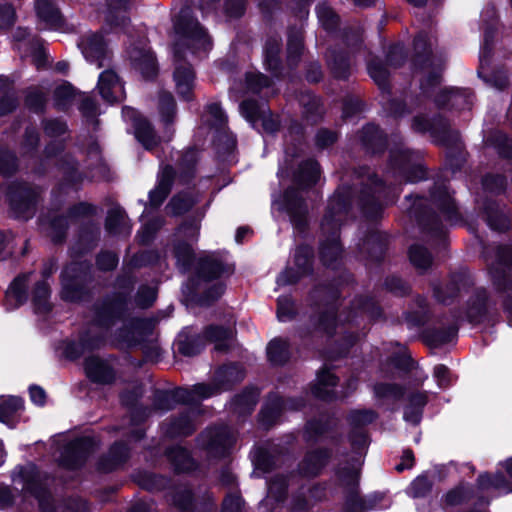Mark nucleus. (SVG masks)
<instances>
[{
  "label": "nucleus",
  "mask_w": 512,
  "mask_h": 512,
  "mask_svg": "<svg viewBox=\"0 0 512 512\" xmlns=\"http://www.w3.org/2000/svg\"><path fill=\"white\" fill-rule=\"evenodd\" d=\"M173 21L178 35L173 48L176 64L174 81L178 95L189 101L193 96L195 73L190 65L182 63L185 56L184 47L190 49L193 54H206L212 48V41L206 30L192 17L189 7L181 8Z\"/></svg>",
  "instance_id": "1"
},
{
  "label": "nucleus",
  "mask_w": 512,
  "mask_h": 512,
  "mask_svg": "<svg viewBox=\"0 0 512 512\" xmlns=\"http://www.w3.org/2000/svg\"><path fill=\"white\" fill-rule=\"evenodd\" d=\"M177 267L187 276V289L191 294L202 293L201 305H210L224 292L222 278L233 273V267L223 265L220 258H177Z\"/></svg>",
  "instance_id": "2"
},
{
  "label": "nucleus",
  "mask_w": 512,
  "mask_h": 512,
  "mask_svg": "<svg viewBox=\"0 0 512 512\" xmlns=\"http://www.w3.org/2000/svg\"><path fill=\"white\" fill-rule=\"evenodd\" d=\"M244 378L243 369L236 364L219 368L212 384L200 383L191 389L177 388L172 391H158L154 397V407L157 410L168 411L176 404H193L200 400L217 395L232 388Z\"/></svg>",
  "instance_id": "3"
},
{
  "label": "nucleus",
  "mask_w": 512,
  "mask_h": 512,
  "mask_svg": "<svg viewBox=\"0 0 512 512\" xmlns=\"http://www.w3.org/2000/svg\"><path fill=\"white\" fill-rule=\"evenodd\" d=\"M198 152L196 149H188L177 153L175 168L165 165L158 174L156 187L149 193V203L153 207H159L167 198L172 185L176 180L181 183L190 181L196 173Z\"/></svg>",
  "instance_id": "4"
},
{
  "label": "nucleus",
  "mask_w": 512,
  "mask_h": 512,
  "mask_svg": "<svg viewBox=\"0 0 512 512\" xmlns=\"http://www.w3.org/2000/svg\"><path fill=\"white\" fill-rule=\"evenodd\" d=\"M122 317L123 304L119 301H106L96 306L93 322L81 336L80 343L68 347V351L75 348V354L70 353L71 357H78L85 350L98 347L108 330Z\"/></svg>",
  "instance_id": "5"
},
{
  "label": "nucleus",
  "mask_w": 512,
  "mask_h": 512,
  "mask_svg": "<svg viewBox=\"0 0 512 512\" xmlns=\"http://www.w3.org/2000/svg\"><path fill=\"white\" fill-rule=\"evenodd\" d=\"M350 206L351 201L338 190L331 199L321 224L322 231L329 235L320 243V256H338L342 252L338 229Z\"/></svg>",
  "instance_id": "6"
},
{
  "label": "nucleus",
  "mask_w": 512,
  "mask_h": 512,
  "mask_svg": "<svg viewBox=\"0 0 512 512\" xmlns=\"http://www.w3.org/2000/svg\"><path fill=\"white\" fill-rule=\"evenodd\" d=\"M337 480L344 495L342 512H368L379 507L383 499L381 495H370L367 498L359 495V471L355 467L340 468Z\"/></svg>",
  "instance_id": "7"
},
{
  "label": "nucleus",
  "mask_w": 512,
  "mask_h": 512,
  "mask_svg": "<svg viewBox=\"0 0 512 512\" xmlns=\"http://www.w3.org/2000/svg\"><path fill=\"white\" fill-rule=\"evenodd\" d=\"M315 293L325 294L326 297V310L319 319L318 326L320 329L331 334L337 327L338 322H352L357 315H366L369 318H375L380 315V310L372 299L360 297L353 302V312L347 315L336 314L334 304L329 302V299L335 298V293H331L325 288L316 290Z\"/></svg>",
  "instance_id": "8"
},
{
  "label": "nucleus",
  "mask_w": 512,
  "mask_h": 512,
  "mask_svg": "<svg viewBox=\"0 0 512 512\" xmlns=\"http://www.w3.org/2000/svg\"><path fill=\"white\" fill-rule=\"evenodd\" d=\"M421 161L420 152L400 147L391 151L389 166L400 184L417 182L424 179L426 174Z\"/></svg>",
  "instance_id": "9"
},
{
  "label": "nucleus",
  "mask_w": 512,
  "mask_h": 512,
  "mask_svg": "<svg viewBox=\"0 0 512 512\" xmlns=\"http://www.w3.org/2000/svg\"><path fill=\"white\" fill-rule=\"evenodd\" d=\"M39 196V189L26 183H12L7 188V197L16 218H31Z\"/></svg>",
  "instance_id": "10"
},
{
  "label": "nucleus",
  "mask_w": 512,
  "mask_h": 512,
  "mask_svg": "<svg viewBox=\"0 0 512 512\" xmlns=\"http://www.w3.org/2000/svg\"><path fill=\"white\" fill-rule=\"evenodd\" d=\"M364 177H367L368 187L361 191L359 201L364 213L373 217L383 209L384 204L391 201L386 199L389 188L376 175L369 174L366 168L359 173V178Z\"/></svg>",
  "instance_id": "11"
},
{
  "label": "nucleus",
  "mask_w": 512,
  "mask_h": 512,
  "mask_svg": "<svg viewBox=\"0 0 512 512\" xmlns=\"http://www.w3.org/2000/svg\"><path fill=\"white\" fill-rule=\"evenodd\" d=\"M414 47L417 52L419 50L424 52L417 56L416 65L419 66V70L424 76L421 81V89L424 93H428L430 87H436L440 83L442 66L431 54L426 35L419 34L414 40Z\"/></svg>",
  "instance_id": "12"
},
{
  "label": "nucleus",
  "mask_w": 512,
  "mask_h": 512,
  "mask_svg": "<svg viewBox=\"0 0 512 512\" xmlns=\"http://www.w3.org/2000/svg\"><path fill=\"white\" fill-rule=\"evenodd\" d=\"M94 207L88 203H79L73 206L66 216H55L52 219L42 220L41 225L47 231L51 239L55 242H61L70 223L78 221L80 217L93 214Z\"/></svg>",
  "instance_id": "13"
},
{
  "label": "nucleus",
  "mask_w": 512,
  "mask_h": 512,
  "mask_svg": "<svg viewBox=\"0 0 512 512\" xmlns=\"http://www.w3.org/2000/svg\"><path fill=\"white\" fill-rule=\"evenodd\" d=\"M482 495L483 498H481V493L478 491L477 484L475 485V488L466 484H459L448 490L442 496L441 506L443 509L457 507L467 503L472 498H476V506H488L490 500L495 497V495L490 492H486Z\"/></svg>",
  "instance_id": "14"
},
{
  "label": "nucleus",
  "mask_w": 512,
  "mask_h": 512,
  "mask_svg": "<svg viewBox=\"0 0 512 512\" xmlns=\"http://www.w3.org/2000/svg\"><path fill=\"white\" fill-rule=\"evenodd\" d=\"M240 112L253 127L261 124L263 131L273 133L279 128L277 117L273 116L265 104L253 100H245L240 104Z\"/></svg>",
  "instance_id": "15"
},
{
  "label": "nucleus",
  "mask_w": 512,
  "mask_h": 512,
  "mask_svg": "<svg viewBox=\"0 0 512 512\" xmlns=\"http://www.w3.org/2000/svg\"><path fill=\"white\" fill-rule=\"evenodd\" d=\"M199 440L203 448L212 455L224 456L236 438L227 426H220L205 430Z\"/></svg>",
  "instance_id": "16"
},
{
  "label": "nucleus",
  "mask_w": 512,
  "mask_h": 512,
  "mask_svg": "<svg viewBox=\"0 0 512 512\" xmlns=\"http://www.w3.org/2000/svg\"><path fill=\"white\" fill-rule=\"evenodd\" d=\"M124 119L130 122L134 128V134L137 140L147 150L154 149L160 142L153 126L132 107H124L122 110Z\"/></svg>",
  "instance_id": "17"
},
{
  "label": "nucleus",
  "mask_w": 512,
  "mask_h": 512,
  "mask_svg": "<svg viewBox=\"0 0 512 512\" xmlns=\"http://www.w3.org/2000/svg\"><path fill=\"white\" fill-rule=\"evenodd\" d=\"M474 286V279L467 271H459L451 276L445 285L434 288V296L443 304L452 303L462 292L469 291Z\"/></svg>",
  "instance_id": "18"
},
{
  "label": "nucleus",
  "mask_w": 512,
  "mask_h": 512,
  "mask_svg": "<svg viewBox=\"0 0 512 512\" xmlns=\"http://www.w3.org/2000/svg\"><path fill=\"white\" fill-rule=\"evenodd\" d=\"M78 46L86 60L96 64L98 68L103 67L110 59V51L101 33L90 32L83 35Z\"/></svg>",
  "instance_id": "19"
},
{
  "label": "nucleus",
  "mask_w": 512,
  "mask_h": 512,
  "mask_svg": "<svg viewBox=\"0 0 512 512\" xmlns=\"http://www.w3.org/2000/svg\"><path fill=\"white\" fill-rule=\"evenodd\" d=\"M509 479H507L502 473H496L490 475L488 473L480 474L477 478L478 491L481 494L490 492L497 496L501 493L512 492V457L507 459L503 463ZM483 498V495H481Z\"/></svg>",
  "instance_id": "20"
},
{
  "label": "nucleus",
  "mask_w": 512,
  "mask_h": 512,
  "mask_svg": "<svg viewBox=\"0 0 512 512\" xmlns=\"http://www.w3.org/2000/svg\"><path fill=\"white\" fill-rule=\"evenodd\" d=\"M303 406L302 398L283 400L277 394H271L260 412V422L265 427H269L277 422L283 411L298 410Z\"/></svg>",
  "instance_id": "21"
},
{
  "label": "nucleus",
  "mask_w": 512,
  "mask_h": 512,
  "mask_svg": "<svg viewBox=\"0 0 512 512\" xmlns=\"http://www.w3.org/2000/svg\"><path fill=\"white\" fill-rule=\"evenodd\" d=\"M97 87L102 98L109 102H120L125 98L123 82L114 70L103 71L98 78Z\"/></svg>",
  "instance_id": "22"
},
{
  "label": "nucleus",
  "mask_w": 512,
  "mask_h": 512,
  "mask_svg": "<svg viewBox=\"0 0 512 512\" xmlns=\"http://www.w3.org/2000/svg\"><path fill=\"white\" fill-rule=\"evenodd\" d=\"M84 371L87 378L96 384L108 385L115 381L116 374L107 360L89 357L85 360Z\"/></svg>",
  "instance_id": "23"
},
{
  "label": "nucleus",
  "mask_w": 512,
  "mask_h": 512,
  "mask_svg": "<svg viewBox=\"0 0 512 512\" xmlns=\"http://www.w3.org/2000/svg\"><path fill=\"white\" fill-rule=\"evenodd\" d=\"M199 235V227L196 224L182 225L175 233V256H194V245Z\"/></svg>",
  "instance_id": "24"
},
{
  "label": "nucleus",
  "mask_w": 512,
  "mask_h": 512,
  "mask_svg": "<svg viewBox=\"0 0 512 512\" xmlns=\"http://www.w3.org/2000/svg\"><path fill=\"white\" fill-rule=\"evenodd\" d=\"M473 99L474 94L469 89L449 88L440 90L435 102L441 107L450 105L457 109H469Z\"/></svg>",
  "instance_id": "25"
},
{
  "label": "nucleus",
  "mask_w": 512,
  "mask_h": 512,
  "mask_svg": "<svg viewBox=\"0 0 512 512\" xmlns=\"http://www.w3.org/2000/svg\"><path fill=\"white\" fill-rule=\"evenodd\" d=\"M431 203L440 211L445 221L453 223L459 220L456 204L446 186L431 193Z\"/></svg>",
  "instance_id": "26"
},
{
  "label": "nucleus",
  "mask_w": 512,
  "mask_h": 512,
  "mask_svg": "<svg viewBox=\"0 0 512 512\" xmlns=\"http://www.w3.org/2000/svg\"><path fill=\"white\" fill-rule=\"evenodd\" d=\"M36 12L41 29L59 30L63 26V18L52 0H37Z\"/></svg>",
  "instance_id": "27"
},
{
  "label": "nucleus",
  "mask_w": 512,
  "mask_h": 512,
  "mask_svg": "<svg viewBox=\"0 0 512 512\" xmlns=\"http://www.w3.org/2000/svg\"><path fill=\"white\" fill-rule=\"evenodd\" d=\"M338 383V378L328 370H323L317 375L316 383L312 388L313 395L321 400H332L338 397L344 398L346 392L337 395L334 391Z\"/></svg>",
  "instance_id": "28"
},
{
  "label": "nucleus",
  "mask_w": 512,
  "mask_h": 512,
  "mask_svg": "<svg viewBox=\"0 0 512 512\" xmlns=\"http://www.w3.org/2000/svg\"><path fill=\"white\" fill-rule=\"evenodd\" d=\"M489 303L487 292L483 288H477L469 298L466 306V318L471 323H480L484 320Z\"/></svg>",
  "instance_id": "29"
},
{
  "label": "nucleus",
  "mask_w": 512,
  "mask_h": 512,
  "mask_svg": "<svg viewBox=\"0 0 512 512\" xmlns=\"http://www.w3.org/2000/svg\"><path fill=\"white\" fill-rule=\"evenodd\" d=\"M329 457L326 450L308 452L299 464V473L305 477L317 476L327 464Z\"/></svg>",
  "instance_id": "30"
},
{
  "label": "nucleus",
  "mask_w": 512,
  "mask_h": 512,
  "mask_svg": "<svg viewBox=\"0 0 512 512\" xmlns=\"http://www.w3.org/2000/svg\"><path fill=\"white\" fill-rule=\"evenodd\" d=\"M74 271L72 267H66L61 274L62 291L61 297L66 301H80L83 299L85 291L79 285L78 275H72Z\"/></svg>",
  "instance_id": "31"
},
{
  "label": "nucleus",
  "mask_w": 512,
  "mask_h": 512,
  "mask_svg": "<svg viewBox=\"0 0 512 512\" xmlns=\"http://www.w3.org/2000/svg\"><path fill=\"white\" fill-rule=\"evenodd\" d=\"M130 58L134 67L140 71L144 78L150 79L156 76V59L154 54L149 49H133L130 52Z\"/></svg>",
  "instance_id": "32"
},
{
  "label": "nucleus",
  "mask_w": 512,
  "mask_h": 512,
  "mask_svg": "<svg viewBox=\"0 0 512 512\" xmlns=\"http://www.w3.org/2000/svg\"><path fill=\"white\" fill-rule=\"evenodd\" d=\"M106 230L114 235H128L131 232V224L125 213L120 207H115L108 211L106 222Z\"/></svg>",
  "instance_id": "33"
},
{
  "label": "nucleus",
  "mask_w": 512,
  "mask_h": 512,
  "mask_svg": "<svg viewBox=\"0 0 512 512\" xmlns=\"http://www.w3.org/2000/svg\"><path fill=\"white\" fill-rule=\"evenodd\" d=\"M129 457V449L126 444L115 443L109 450L107 456L99 462V469L103 472H110L121 466Z\"/></svg>",
  "instance_id": "34"
},
{
  "label": "nucleus",
  "mask_w": 512,
  "mask_h": 512,
  "mask_svg": "<svg viewBox=\"0 0 512 512\" xmlns=\"http://www.w3.org/2000/svg\"><path fill=\"white\" fill-rule=\"evenodd\" d=\"M428 397L426 392H417L409 396L408 404L404 411V420L414 425L420 423L422 411L427 404Z\"/></svg>",
  "instance_id": "35"
},
{
  "label": "nucleus",
  "mask_w": 512,
  "mask_h": 512,
  "mask_svg": "<svg viewBox=\"0 0 512 512\" xmlns=\"http://www.w3.org/2000/svg\"><path fill=\"white\" fill-rule=\"evenodd\" d=\"M204 337L215 343V349L225 351L229 348L233 331L230 328L211 325L204 331Z\"/></svg>",
  "instance_id": "36"
},
{
  "label": "nucleus",
  "mask_w": 512,
  "mask_h": 512,
  "mask_svg": "<svg viewBox=\"0 0 512 512\" xmlns=\"http://www.w3.org/2000/svg\"><path fill=\"white\" fill-rule=\"evenodd\" d=\"M280 47V39L278 37H272L266 41L264 48V63L266 68L273 72L275 75H278V71L281 65L279 58Z\"/></svg>",
  "instance_id": "37"
},
{
  "label": "nucleus",
  "mask_w": 512,
  "mask_h": 512,
  "mask_svg": "<svg viewBox=\"0 0 512 512\" xmlns=\"http://www.w3.org/2000/svg\"><path fill=\"white\" fill-rule=\"evenodd\" d=\"M50 287L46 280H41L36 283L32 292V302L34 309L37 313H45L51 309Z\"/></svg>",
  "instance_id": "38"
},
{
  "label": "nucleus",
  "mask_w": 512,
  "mask_h": 512,
  "mask_svg": "<svg viewBox=\"0 0 512 512\" xmlns=\"http://www.w3.org/2000/svg\"><path fill=\"white\" fill-rule=\"evenodd\" d=\"M297 271L294 272L292 268L283 271L277 278L279 285H288L296 283L303 275L310 273L311 262L310 258H297Z\"/></svg>",
  "instance_id": "39"
},
{
  "label": "nucleus",
  "mask_w": 512,
  "mask_h": 512,
  "mask_svg": "<svg viewBox=\"0 0 512 512\" xmlns=\"http://www.w3.org/2000/svg\"><path fill=\"white\" fill-rule=\"evenodd\" d=\"M167 457L178 472L190 471L195 463L189 452L182 447H172L167 451Z\"/></svg>",
  "instance_id": "40"
},
{
  "label": "nucleus",
  "mask_w": 512,
  "mask_h": 512,
  "mask_svg": "<svg viewBox=\"0 0 512 512\" xmlns=\"http://www.w3.org/2000/svg\"><path fill=\"white\" fill-rule=\"evenodd\" d=\"M511 258H496L495 263L492 264L490 269L491 276L495 282V284L500 287L506 284L511 283V275H512V266L510 263Z\"/></svg>",
  "instance_id": "41"
},
{
  "label": "nucleus",
  "mask_w": 512,
  "mask_h": 512,
  "mask_svg": "<svg viewBox=\"0 0 512 512\" xmlns=\"http://www.w3.org/2000/svg\"><path fill=\"white\" fill-rule=\"evenodd\" d=\"M259 392L257 389H246L237 395L233 400L235 412L239 414L251 413L258 402Z\"/></svg>",
  "instance_id": "42"
},
{
  "label": "nucleus",
  "mask_w": 512,
  "mask_h": 512,
  "mask_svg": "<svg viewBox=\"0 0 512 512\" xmlns=\"http://www.w3.org/2000/svg\"><path fill=\"white\" fill-rule=\"evenodd\" d=\"M412 129L416 132L429 131L435 138V141L446 144V136L450 133L446 126H443L441 131H438L429 119L423 116H416L412 122Z\"/></svg>",
  "instance_id": "43"
},
{
  "label": "nucleus",
  "mask_w": 512,
  "mask_h": 512,
  "mask_svg": "<svg viewBox=\"0 0 512 512\" xmlns=\"http://www.w3.org/2000/svg\"><path fill=\"white\" fill-rule=\"evenodd\" d=\"M24 401L17 396H8L0 398V422L9 423L11 418L19 411L23 410Z\"/></svg>",
  "instance_id": "44"
},
{
  "label": "nucleus",
  "mask_w": 512,
  "mask_h": 512,
  "mask_svg": "<svg viewBox=\"0 0 512 512\" xmlns=\"http://www.w3.org/2000/svg\"><path fill=\"white\" fill-rule=\"evenodd\" d=\"M289 345L286 340L276 338L270 341L267 346V355L273 364L280 365L285 363L289 358Z\"/></svg>",
  "instance_id": "45"
},
{
  "label": "nucleus",
  "mask_w": 512,
  "mask_h": 512,
  "mask_svg": "<svg viewBox=\"0 0 512 512\" xmlns=\"http://www.w3.org/2000/svg\"><path fill=\"white\" fill-rule=\"evenodd\" d=\"M30 275L31 273H24L16 277L7 291V297L13 298L16 306L22 305L27 300L26 288Z\"/></svg>",
  "instance_id": "46"
},
{
  "label": "nucleus",
  "mask_w": 512,
  "mask_h": 512,
  "mask_svg": "<svg viewBox=\"0 0 512 512\" xmlns=\"http://www.w3.org/2000/svg\"><path fill=\"white\" fill-rule=\"evenodd\" d=\"M319 177V164L314 160H308L300 166L297 181L303 186H311L318 181Z\"/></svg>",
  "instance_id": "47"
},
{
  "label": "nucleus",
  "mask_w": 512,
  "mask_h": 512,
  "mask_svg": "<svg viewBox=\"0 0 512 512\" xmlns=\"http://www.w3.org/2000/svg\"><path fill=\"white\" fill-rule=\"evenodd\" d=\"M195 430L194 421L188 414L182 415L178 420L171 422L166 428V434L174 436H188Z\"/></svg>",
  "instance_id": "48"
},
{
  "label": "nucleus",
  "mask_w": 512,
  "mask_h": 512,
  "mask_svg": "<svg viewBox=\"0 0 512 512\" xmlns=\"http://www.w3.org/2000/svg\"><path fill=\"white\" fill-rule=\"evenodd\" d=\"M11 83L7 77L0 76V116L6 115L13 111L17 105V100L14 95L10 94Z\"/></svg>",
  "instance_id": "49"
},
{
  "label": "nucleus",
  "mask_w": 512,
  "mask_h": 512,
  "mask_svg": "<svg viewBox=\"0 0 512 512\" xmlns=\"http://www.w3.org/2000/svg\"><path fill=\"white\" fill-rule=\"evenodd\" d=\"M159 113L161 120L166 125L174 121L176 114V103L171 93L163 92L159 96Z\"/></svg>",
  "instance_id": "50"
},
{
  "label": "nucleus",
  "mask_w": 512,
  "mask_h": 512,
  "mask_svg": "<svg viewBox=\"0 0 512 512\" xmlns=\"http://www.w3.org/2000/svg\"><path fill=\"white\" fill-rule=\"evenodd\" d=\"M75 89L69 83H64L58 86L54 91V105L59 110H65L70 106L74 97H75Z\"/></svg>",
  "instance_id": "51"
},
{
  "label": "nucleus",
  "mask_w": 512,
  "mask_h": 512,
  "mask_svg": "<svg viewBox=\"0 0 512 512\" xmlns=\"http://www.w3.org/2000/svg\"><path fill=\"white\" fill-rule=\"evenodd\" d=\"M374 394L378 399L399 400L404 395V388L397 384L378 383L374 386Z\"/></svg>",
  "instance_id": "52"
},
{
  "label": "nucleus",
  "mask_w": 512,
  "mask_h": 512,
  "mask_svg": "<svg viewBox=\"0 0 512 512\" xmlns=\"http://www.w3.org/2000/svg\"><path fill=\"white\" fill-rule=\"evenodd\" d=\"M194 205V200L186 194L174 196L167 205V210L172 215H181Z\"/></svg>",
  "instance_id": "53"
},
{
  "label": "nucleus",
  "mask_w": 512,
  "mask_h": 512,
  "mask_svg": "<svg viewBox=\"0 0 512 512\" xmlns=\"http://www.w3.org/2000/svg\"><path fill=\"white\" fill-rule=\"evenodd\" d=\"M95 447V440L90 436H84L72 441L69 445V450L78 458H84L87 454L94 451Z\"/></svg>",
  "instance_id": "54"
},
{
  "label": "nucleus",
  "mask_w": 512,
  "mask_h": 512,
  "mask_svg": "<svg viewBox=\"0 0 512 512\" xmlns=\"http://www.w3.org/2000/svg\"><path fill=\"white\" fill-rule=\"evenodd\" d=\"M432 482L427 476H418L410 484L408 494L413 498H424L432 490Z\"/></svg>",
  "instance_id": "55"
},
{
  "label": "nucleus",
  "mask_w": 512,
  "mask_h": 512,
  "mask_svg": "<svg viewBox=\"0 0 512 512\" xmlns=\"http://www.w3.org/2000/svg\"><path fill=\"white\" fill-rule=\"evenodd\" d=\"M327 60L336 78L344 79L348 77L350 64L346 57L331 53L327 55Z\"/></svg>",
  "instance_id": "56"
},
{
  "label": "nucleus",
  "mask_w": 512,
  "mask_h": 512,
  "mask_svg": "<svg viewBox=\"0 0 512 512\" xmlns=\"http://www.w3.org/2000/svg\"><path fill=\"white\" fill-rule=\"evenodd\" d=\"M316 13L319 21L326 30H332L337 26L338 17L328 4L322 3L317 5Z\"/></svg>",
  "instance_id": "57"
},
{
  "label": "nucleus",
  "mask_w": 512,
  "mask_h": 512,
  "mask_svg": "<svg viewBox=\"0 0 512 512\" xmlns=\"http://www.w3.org/2000/svg\"><path fill=\"white\" fill-rule=\"evenodd\" d=\"M287 479L283 475H276L268 483V495L276 501L284 499L287 490Z\"/></svg>",
  "instance_id": "58"
},
{
  "label": "nucleus",
  "mask_w": 512,
  "mask_h": 512,
  "mask_svg": "<svg viewBox=\"0 0 512 512\" xmlns=\"http://www.w3.org/2000/svg\"><path fill=\"white\" fill-rule=\"evenodd\" d=\"M368 73L374 82L381 88L385 89L388 81V72L386 68L375 61H369L367 64Z\"/></svg>",
  "instance_id": "59"
},
{
  "label": "nucleus",
  "mask_w": 512,
  "mask_h": 512,
  "mask_svg": "<svg viewBox=\"0 0 512 512\" xmlns=\"http://www.w3.org/2000/svg\"><path fill=\"white\" fill-rule=\"evenodd\" d=\"M295 315V304L287 296L279 297L277 300V317L279 321L286 322L293 319Z\"/></svg>",
  "instance_id": "60"
},
{
  "label": "nucleus",
  "mask_w": 512,
  "mask_h": 512,
  "mask_svg": "<svg viewBox=\"0 0 512 512\" xmlns=\"http://www.w3.org/2000/svg\"><path fill=\"white\" fill-rule=\"evenodd\" d=\"M192 492L187 486L177 487L172 494L173 504L180 510H187L192 505Z\"/></svg>",
  "instance_id": "61"
},
{
  "label": "nucleus",
  "mask_w": 512,
  "mask_h": 512,
  "mask_svg": "<svg viewBox=\"0 0 512 512\" xmlns=\"http://www.w3.org/2000/svg\"><path fill=\"white\" fill-rule=\"evenodd\" d=\"M377 418V413L371 409L354 410L349 415L350 424L354 427H362L372 423Z\"/></svg>",
  "instance_id": "62"
},
{
  "label": "nucleus",
  "mask_w": 512,
  "mask_h": 512,
  "mask_svg": "<svg viewBox=\"0 0 512 512\" xmlns=\"http://www.w3.org/2000/svg\"><path fill=\"white\" fill-rule=\"evenodd\" d=\"M270 85V80L267 76L260 73H248L246 75V88L248 92L258 93L263 88Z\"/></svg>",
  "instance_id": "63"
},
{
  "label": "nucleus",
  "mask_w": 512,
  "mask_h": 512,
  "mask_svg": "<svg viewBox=\"0 0 512 512\" xmlns=\"http://www.w3.org/2000/svg\"><path fill=\"white\" fill-rule=\"evenodd\" d=\"M362 141L366 146L372 147L377 143H383L384 139L378 126L368 124L362 130Z\"/></svg>",
  "instance_id": "64"
}]
</instances>
